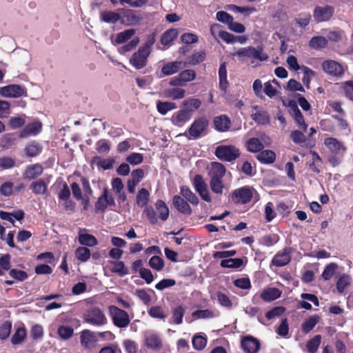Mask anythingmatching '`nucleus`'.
I'll return each mask as SVG.
<instances>
[{
	"label": "nucleus",
	"instance_id": "79ce46f5",
	"mask_svg": "<svg viewBox=\"0 0 353 353\" xmlns=\"http://www.w3.org/2000/svg\"><path fill=\"white\" fill-rule=\"evenodd\" d=\"M207 341V338L205 336L197 334L193 336L192 343L195 350H202L205 347Z\"/></svg>",
	"mask_w": 353,
	"mask_h": 353
},
{
	"label": "nucleus",
	"instance_id": "4d7b16f0",
	"mask_svg": "<svg viewBox=\"0 0 353 353\" xmlns=\"http://www.w3.org/2000/svg\"><path fill=\"white\" fill-rule=\"evenodd\" d=\"M338 269V265L334 263H330L324 269L322 273V277L324 280H330L334 274L336 270Z\"/></svg>",
	"mask_w": 353,
	"mask_h": 353
},
{
	"label": "nucleus",
	"instance_id": "72a5a7b5",
	"mask_svg": "<svg viewBox=\"0 0 353 353\" xmlns=\"http://www.w3.org/2000/svg\"><path fill=\"white\" fill-rule=\"evenodd\" d=\"M155 208L159 219L165 221L169 216V209L164 201L158 200L155 203Z\"/></svg>",
	"mask_w": 353,
	"mask_h": 353
},
{
	"label": "nucleus",
	"instance_id": "e433bc0d",
	"mask_svg": "<svg viewBox=\"0 0 353 353\" xmlns=\"http://www.w3.org/2000/svg\"><path fill=\"white\" fill-rule=\"evenodd\" d=\"M246 148L249 152H258L263 149L262 141L259 138H250L246 142Z\"/></svg>",
	"mask_w": 353,
	"mask_h": 353
},
{
	"label": "nucleus",
	"instance_id": "c756f323",
	"mask_svg": "<svg viewBox=\"0 0 353 353\" xmlns=\"http://www.w3.org/2000/svg\"><path fill=\"white\" fill-rule=\"evenodd\" d=\"M179 34L177 29L172 28L165 31L161 36V43L165 46H170Z\"/></svg>",
	"mask_w": 353,
	"mask_h": 353
},
{
	"label": "nucleus",
	"instance_id": "864d4df0",
	"mask_svg": "<svg viewBox=\"0 0 353 353\" xmlns=\"http://www.w3.org/2000/svg\"><path fill=\"white\" fill-rule=\"evenodd\" d=\"M26 336V330L24 327H19L13 334L11 339V343L13 345H17L22 343Z\"/></svg>",
	"mask_w": 353,
	"mask_h": 353
},
{
	"label": "nucleus",
	"instance_id": "7c9ffc66",
	"mask_svg": "<svg viewBox=\"0 0 353 353\" xmlns=\"http://www.w3.org/2000/svg\"><path fill=\"white\" fill-rule=\"evenodd\" d=\"M42 148L39 143L36 141L28 143L24 148V152L27 157H34L39 154Z\"/></svg>",
	"mask_w": 353,
	"mask_h": 353
},
{
	"label": "nucleus",
	"instance_id": "e2e57ef3",
	"mask_svg": "<svg viewBox=\"0 0 353 353\" xmlns=\"http://www.w3.org/2000/svg\"><path fill=\"white\" fill-rule=\"evenodd\" d=\"M148 314L150 316L159 319H164L166 317V314L160 306L152 307L148 311Z\"/></svg>",
	"mask_w": 353,
	"mask_h": 353
},
{
	"label": "nucleus",
	"instance_id": "052dcab7",
	"mask_svg": "<svg viewBox=\"0 0 353 353\" xmlns=\"http://www.w3.org/2000/svg\"><path fill=\"white\" fill-rule=\"evenodd\" d=\"M149 265L157 271H161L164 267V261L160 256H154L149 260Z\"/></svg>",
	"mask_w": 353,
	"mask_h": 353
},
{
	"label": "nucleus",
	"instance_id": "bf43d9fd",
	"mask_svg": "<svg viewBox=\"0 0 353 353\" xmlns=\"http://www.w3.org/2000/svg\"><path fill=\"white\" fill-rule=\"evenodd\" d=\"M73 334V328L68 325H61L58 329V334L63 340L71 338Z\"/></svg>",
	"mask_w": 353,
	"mask_h": 353
},
{
	"label": "nucleus",
	"instance_id": "a19ab883",
	"mask_svg": "<svg viewBox=\"0 0 353 353\" xmlns=\"http://www.w3.org/2000/svg\"><path fill=\"white\" fill-rule=\"evenodd\" d=\"M201 105V101L196 98H190L183 102V109H189L190 114L199 109Z\"/></svg>",
	"mask_w": 353,
	"mask_h": 353
},
{
	"label": "nucleus",
	"instance_id": "393cba45",
	"mask_svg": "<svg viewBox=\"0 0 353 353\" xmlns=\"http://www.w3.org/2000/svg\"><path fill=\"white\" fill-rule=\"evenodd\" d=\"M281 295V291L276 288H268L261 293V298L266 302H270L279 299Z\"/></svg>",
	"mask_w": 353,
	"mask_h": 353
},
{
	"label": "nucleus",
	"instance_id": "774afa93",
	"mask_svg": "<svg viewBox=\"0 0 353 353\" xmlns=\"http://www.w3.org/2000/svg\"><path fill=\"white\" fill-rule=\"evenodd\" d=\"M342 88L345 92V97L353 101V81H347L342 83Z\"/></svg>",
	"mask_w": 353,
	"mask_h": 353
},
{
	"label": "nucleus",
	"instance_id": "49530a36",
	"mask_svg": "<svg viewBox=\"0 0 353 353\" xmlns=\"http://www.w3.org/2000/svg\"><path fill=\"white\" fill-rule=\"evenodd\" d=\"M93 161L97 166L102 168L105 170L112 168L115 163L113 158L101 159L99 157H94Z\"/></svg>",
	"mask_w": 353,
	"mask_h": 353
},
{
	"label": "nucleus",
	"instance_id": "58836bf2",
	"mask_svg": "<svg viewBox=\"0 0 353 353\" xmlns=\"http://www.w3.org/2000/svg\"><path fill=\"white\" fill-rule=\"evenodd\" d=\"M150 199V193L148 190H147L145 188H141L139 190L137 197H136V201L137 205L139 207H144L147 205Z\"/></svg>",
	"mask_w": 353,
	"mask_h": 353
},
{
	"label": "nucleus",
	"instance_id": "a211bd4d",
	"mask_svg": "<svg viewBox=\"0 0 353 353\" xmlns=\"http://www.w3.org/2000/svg\"><path fill=\"white\" fill-rule=\"evenodd\" d=\"M241 347L245 353H257L260 348V343L253 336H247L242 339Z\"/></svg>",
	"mask_w": 353,
	"mask_h": 353
},
{
	"label": "nucleus",
	"instance_id": "5701e85b",
	"mask_svg": "<svg viewBox=\"0 0 353 353\" xmlns=\"http://www.w3.org/2000/svg\"><path fill=\"white\" fill-rule=\"evenodd\" d=\"M172 203L175 208L181 213L185 214H190L192 213V209L190 205L183 198L179 195H175L173 196Z\"/></svg>",
	"mask_w": 353,
	"mask_h": 353
},
{
	"label": "nucleus",
	"instance_id": "412c9836",
	"mask_svg": "<svg viewBox=\"0 0 353 353\" xmlns=\"http://www.w3.org/2000/svg\"><path fill=\"white\" fill-rule=\"evenodd\" d=\"M86 229L79 228L78 232V241L84 247H94L98 244L97 239L92 234L86 233Z\"/></svg>",
	"mask_w": 353,
	"mask_h": 353
},
{
	"label": "nucleus",
	"instance_id": "3c124183",
	"mask_svg": "<svg viewBox=\"0 0 353 353\" xmlns=\"http://www.w3.org/2000/svg\"><path fill=\"white\" fill-rule=\"evenodd\" d=\"M185 309L182 305H178L173 310L172 319L173 322L177 325L181 324Z\"/></svg>",
	"mask_w": 353,
	"mask_h": 353
},
{
	"label": "nucleus",
	"instance_id": "39448f33",
	"mask_svg": "<svg viewBox=\"0 0 353 353\" xmlns=\"http://www.w3.org/2000/svg\"><path fill=\"white\" fill-rule=\"evenodd\" d=\"M254 190L248 186L235 190L232 194V199L236 203L245 204L250 202L253 196Z\"/></svg>",
	"mask_w": 353,
	"mask_h": 353
},
{
	"label": "nucleus",
	"instance_id": "de8ad7c7",
	"mask_svg": "<svg viewBox=\"0 0 353 353\" xmlns=\"http://www.w3.org/2000/svg\"><path fill=\"white\" fill-rule=\"evenodd\" d=\"M243 264V259L239 258L223 259L221 262V266L227 268H239Z\"/></svg>",
	"mask_w": 353,
	"mask_h": 353
},
{
	"label": "nucleus",
	"instance_id": "6ab92c4d",
	"mask_svg": "<svg viewBox=\"0 0 353 353\" xmlns=\"http://www.w3.org/2000/svg\"><path fill=\"white\" fill-rule=\"evenodd\" d=\"M41 130L42 123L38 121H33L28 123L25 128L20 132L19 137L24 139L30 136H36L41 131Z\"/></svg>",
	"mask_w": 353,
	"mask_h": 353
},
{
	"label": "nucleus",
	"instance_id": "680f3d73",
	"mask_svg": "<svg viewBox=\"0 0 353 353\" xmlns=\"http://www.w3.org/2000/svg\"><path fill=\"white\" fill-rule=\"evenodd\" d=\"M96 149L100 154H107L110 150V143L106 139H100L96 143Z\"/></svg>",
	"mask_w": 353,
	"mask_h": 353
},
{
	"label": "nucleus",
	"instance_id": "f257e3e1",
	"mask_svg": "<svg viewBox=\"0 0 353 353\" xmlns=\"http://www.w3.org/2000/svg\"><path fill=\"white\" fill-rule=\"evenodd\" d=\"M232 57H236L240 61L249 60L252 66H256L259 62L268 60V56L262 48L248 46L239 48L237 51L231 53Z\"/></svg>",
	"mask_w": 353,
	"mask_h": 353
},
{
	"label": "nucleus",
	"instance_id": "dca6fc26",
	"mask_svg": "<svg viewBox=\"0 0 353 353\" xmlns=\"http://www.w3.org/2000/svg\"><path fill=\"white\" fill-rule=\"evenodd\" d=\"M291 248H285L279 252L272 259V264L276 267H281L288 264L291 260Z\"/></svg>",
	"mask_w": 353,
	"mask_h": 353
},
{
	"label": "nucleus",
	"instance_id": "b1692460",
	"mask_svg": "<svg viewBox=\"0 0 353 353\" xmlns=\"http://www.w3.org/2000/svg\"><path fill=\"white\" fill-rule=\"evenodd\" d=\"M141 17L135 11L129 10L121 17V22L126 26H136L141 23Z\"/></svg>",
	"mask_w": 353,
	"mask_h": 353
},
{
	"label": "nucleus",
	"instance_id": "4468645a",
	"mask_svg": "<svg viewBox=\"0 0 353 353\" xmlns=\"http://www.w3.org/2000/svg\"><path fill=\"white\" fill-rule=\"evenodd\" d=\"M192 117V114H190L189 109L182 108L172 114L170 121L173 125L181 127L189 121Z\"/></svg>",
	"mask_w": 353,
	"mask_h": 353
},
{
	"label": "nucleus",
	"instance_id": "bb28decb",
	"mask_svg": "<svg viewBox=\"0 0 353 353\" xmlns=\"http://www.w3.org/2000/svg\"><path fill=\"white\" fill-rule=\"evenodd\" d=\"M180 194L182 198L192 205L199 203V199L196 194L188 187L183 185L180 188Z\"/></svg>",
	"mask_w": 353,
	"mask_h": 353
},
{
	"label": "nucleus",
	"instance_id": "7ed1b4c3",
	"mask_svg": "<svg viewBox=\"0 0 353 353\" xmlns=\"http://www.w3.org/2000/svg\"><path fill=\"white\" fill-rule=\"evenodd\" d=\"M108 312L114 326L119 328H126L130 323L128 313L115 305L108 307Z\"/></svg>",
	"mask_w": 353,
	"mask_h": 353
},
{
	"label": "nucleus",
	"instance_id": "0e129e2a",
	"mask_svg": "<svg viewBox=\"0 0 353 353\" xmlns=\"http://www.w3.org/2000/svg\"><path fill=\"white\" fill-rule=\"evenodd\" d=\"M194 319H211L215 316L214 312L210 310H199L192 313Z\"/></svg>",
	"mask_w": 353,
	"mask_h": 353
},
{
	"label": "nucleus",
	"instance_id": "f704fd0d",
	"mask_svg": "<svg viewBox=\"0 0 353 353\" xmlns=\"http://www.w3.org/2000/svg\"><path fill=\"white\" fill-rule=\"evenodd\" d=\"M177 108L174 102L160 101L157 102V111L162 115H165L169 111L175 110Z\"/></svg>",
	"mask_w": 353,
	"mask_h": 353
},
{
	"label": "nucleus",
	"instance_id": "c85d7f7f",
	"mask_svg": "<svg viewBox=\"0 0 353 353\" xmlns=\"http://www.w3.org/2000/svg\"><path fill=\"white\" fill-rule=\"evenodd\" d=\"M145 345L148 348L159 350L161 346V340L156 334H148L145 337Z\"/></svg>",
	"mask_w": 353,
	"mask_h": 353
},
{
	"label": "nucleus",
	"instance_id": "2f4dec72",
	"mask_svg": "<svg viewBox=\"0 0 353 353\" xmlns=\"http://www.w3.org/2000/svg\"><path fill=\"white\" fill-rule=\"evenodd\" d=\"M256 159L262 163L270 164L275 161L276 154L272 150H265L259 152Z\"/></svg>",
	"mask_w": 353,
	"mask_h": 353
},
{
	"label": "nucleus",
	"instance_id": "f03ea898",
	"mask_svg": "<svg viewBox=\"0 0 353 353\" xmlns=\"http://www.w3.org/2000/svg\"><path fill=\"white\" fill-rule=\"evenodd\" d=\"M83 319L85 323L94 327H103L108 323L104 311L97 306L87 310L83 314Z\"/></svg>",
	"mask_w": 353,
	"mask_h": 353
},
{
	"label": "nucleus",
	"instance_id": "4c0bfd02",
	"mask_svg": "<svg viewBox=\"0 0 353 353\" xmlns=\"http://www.w3.org/2000/svg\"><path fill=\"white\" fill-rule=\"evenodd\" d=\"M30 188L36 194H44L47 191V184L43 180L39 179L32 182Z\"/></svg>",
	"mask_w": 353,
	"mask_h": 353
},
{
	"label": "nucleus",
	"instance_id": "20e7f679",
	"mask_svg": "<svg viewBox=\"0 0 353 353\" xmlns=\"http://www.w3.org/2000/svg\"><path fill=\"white\" fill-rule=\"evenodd\" d=\"M216 157L223 161L232 162L240 156L238 148L233 145H220L215 148Z\"/></svg>",
	"mask_w": 353,
	"mask_h": 353
},
{
	"label": "nucleus",
	"instance_id": "473e14b6",
	"mask_svg": "<svg viewBox=\"0 0 353 353\" xmlns=\"http://www.w3.org/2000/svg\"><path fill=\"white\" fill-rule=\"evenodd\" d=\"M164 94L165 97L170 98L173 100L183 99L185 95V91L183 88H172L165 90Z\"/></svg>",
	"mask_w": 353,
	"mask_h": 353
},
{
	"label": "nucleus",
	"instance_id": "603ef678",
	"mask_svg": "<svg viewBox=\"0 0 353 353\" xmlns=\"http://www.w3.org/2000/svg\"><path fill=\"white\" fill-rule=\"evenodd\" d=\"M304 132H303V130H293L290 133V139L294 143L302 145L303 143L306 142L307 140L306 136L304 134Z\"/></svg>",
	"mask_w": 353,
	"mask_h": 353
},
{
	"label": "nucleus",
	"instance_id": "6e6d98bb",
	"mask_svg": "<svg viewBox=\"0 0 353 353\" xmlns=\"http://www.w3.org/2000/svg\"><path fill=\"white\" fill-rule=\"evenodd\" d=\"M179 74L185 85L187 83L194 80L196 76L195 71L192 69L183 70Z\"/></svg>",
	"mask_w": 353,
	"mask_h": 353
},
{
	"label": "nucleus",
	"instance_id": "338daca9",
	"mask_svg": "<svg viewBox=\"0 0 353 353\" xmlns=\"http://www.w3.org/2000/svg\"><path fill=\"white\" fill-rule=\"evenodd\" d=\"M123 346L127 353H137L138 345L135 341L125 339L123 341Z\"/></svg>",
	"mask_w": 353,
	"mask_h": 353
},
{
	"label": "nucleus",
	"instance_id": "a878e982",
	"mask_svg": "<svg viewBox=\"0 0 353 353\" xmlns=\"http://www.w3.org/2000/svg\"><path fill=\"white\" fill-rule=\"evenodd\" d=\"M214 125L216 130L219 132H225L230 128L231 122L228 117L221 115L214 119Z\"/></svg>",
	"mask_w": 353,
	"mask_h": 353
},
{
	"label": "nucleus",
	"instance_id": "13d9d810",
	"mask_svg": "<svg viewBox=\"0 0 353 353\" xmlns=\"http://www.w3.org/2000/svg\"><path fill=\"white\" fill-rule=\"evenodd\" d=\"M293 117L298 126L300 127L303 132H306L307 125L305 123L303 116L298 108L294 110Z\"/></svg>",
	"mask_w": 353,
	"mask_h": 353
},
{
	"label": "nucleus",
	"instance_id": "aec40b11",
	"mask_svg": "<svg viewBox=\"0 0 353 353\" xmlns=\"http://www.w3.org/2000/svg\"><path fill=\"white\" fill-rule=\"evenodd\" d=\"M324 144L332 153L335 154H343L345 151V147L343 143L336 138H326L324 140Z\"/></svg>",
	"mask_w": 353,
	"mask_h": 353
},
{
	"label": "nucleus",
	"instance_id": "423d86ee",
	"mask_svg": "<svg viewBox=\"0 0 353 353\" xmlns=\"http://www.w3.org/2000/svg\"><path fill=\"white\" fill-rule=\"evenodd\" d=\"M98 342L97 332L90 330H83L80 333L81 345L87 350H91L94 347Z\"/></svg>",
	"mask_w": 353,
	"mask_h": 353
},
{
	"label": "nucleus",
	"instance_id": "1a4fd4ad",
	"mask_svg": "<svg viewBox=\"0 0 353 353\" xmlns=\"http://www.w3.org/2000/svg\"><path fill=\"white\" fill-rule=\"evenodd\" d=\"M193 185L196 191L199 194L202 199L207 202L211 201V197L208 189L207 184L203 177L196 174L193 179Z\"/></svg>",
	"mask_w": 353,
	"mask_h": 353
},
{
	"label": "nucleus",
	"instance_id": "9b49d317",
	"mask_svg": "<svg viewBox=\"0 0 353 353\" xmlns=\"http://www.w3.org/2000/svg\"><path fill=\"white\" fill-rule=\"evenodd\" d=\"M323 70L328 75L340 77L344 73L343 66L333 60H326L322 63Z\"/></svg>",
	"mask_w": 353,
	"mask_h": 353
},
{
	"label": "nucleus",
	"instance_id": "0eeeda50",
	"mask_svg": "<svg viewBox=\"0 0 353 353\" xmlns=\"http://www.w3.org/2000/svg\"><path fill=\"white\" fill-rule=\"evenodd\" d=\"M151 50H145L140 47L139 50L133 54L130 59V63L136 68H143L147 63V59L150 55Z\"/></svg>",
	"mask_w": 353,
	"mask_h": 353
},
{
	"label": "nucleus",
	"instance_id": "09e8293b",
	"mask_svg": "<svg viewBox=\"0 0 353 353\" xmlns=\"http://www.w3.org/2000/svg\"><path fill=\"white\" fill-rule=\"evenodd\" d=\"M101 19L106 23H116L121 19L119 14L112 11H105L101 14Z\"/></svg>",
	"mask_w": 353,
	"mask_h": 353
},
{
	"label": "nucleus",
	"instance_id": "cd10ccee",
	"mask_svg": "<svg viewBox=\"0 0 353 353\" xmlns=\"http://www.w3.org/2000/svg\"><path fill=\"white\" fill-rule=\"evenodd\" d=\"M254 109L256 112H252L251 117L255 122L260 125H265L269 123L270 117L267 112L258 110L257 106H255Z\"/></svg>",
	"mask_w": 353,
	"mask_h": 353
},
{
	"label": "nucleus",
	"instance_id": "37998d69",
	"mask_svg": "<svg viewBox=\"0 0 353 353\" xmlns=\"http://www.w3.org/2000/svg\"><path fill=\"white\" fill-rule=\"evenodd\" d=\"M321 342V336L316 335L311 339L306 345L308 353H316Z\"/></svg>",
	"mask_w": 353,
	"mask_h": 353
},
{
	"label": "nucleus",
	"instance_id": "ea45409f",
	"mask_svg": "<svg viewBox=\"0 0 353 353\" xmlns=\"http://www.w3.org/2000/svg\"><path fill=\"white\" fill-rule=\"evenodd\" d=\"M351 280V277L348 274L341 275L336 284L337 291L339 293H343L345 288L350 285Z\"/></svg>",
	"mask_w": 353,
	"mask_h": 353
},
{
	"label": "nucleus",
	"instance_id": "a18cd8bd",
	"mask_svg": "<svg viewBox=\"0 0 353 353\" xmlns=\"http://www.w3.org/2000/svg\"><path fill=\"white\" fill-rule=\"evenodd\" d=\"M90 250L84 246L79 247L75 250L76 258L81 262H86L90 258Z\"/></svg>",
	"mask_w": 353,
	"mask_h": 353
},
{
	"label": "nucleus",
	"instance_id": "8fccbe9b",
	"mask_svg": "<svg viewBox=\"0 0 353 353\" xmlns=\"http://www.w3.org/2000/svg\"><path fill=\"white\" fill-rule=\"evenodd\" d=\"M134 34L135 30L134 29L125 30L117 34L115 39V42L119 44L123 43L131 39L134 35Z\"/></svg>",
	"mask_w": 353,
	"mask_h": 353
},
{
	"label": "nucleus",
	"instance_id": "9d476101",
	"mask_svg": "<svg viewBox=\"0 0 353 353\" xmlns=\"http://www.w3.org/2000/svg\"><path fill=\"white\" fill-rule=\"evenodd\" d=\"M208 125V121L205 117L196 119L191 124L188 132L194 139L200 137Z\"/></svg>",
	"mask_w": 353,
	"mask_h": 353
},
{
	"label": "nucleus",
	"instance_id": "c9c22d12",
	"mask_svg": "<svg viewBox=\"0 0 353 353\" xmlns=\"http://www.w3.org/2000/svg\"><path fill=\"white\" fill-rule=\"evenodd\" d=\"M110 270L114 273H117L119 276H123L128 274V270L125 268L124 263L120 261H111Z\"/></svg>",
	"mask_w": 353,
	"mask_h": 353
},
{
	"label": "nucleus",
	"instance_id": "6e6552de",
	"mask_svg": "<svg viewBox=\"0 0 353 353\" xmlns=\"http://www.w3.org/2000/svg\"><path fill=\"white\" fill-rule=\"evenodd\" d=\"M25 94V88L20 85L11 84L0 88V94L3 97L18 98Z\"/></svg>",
	"mask_w": 353,
	"mask_h": 353
},
{
	"label": "nucleus",
	"instance_id": "2eb2a0df",
	"mask_svg": "<svg viewBox=\"0 0 353 353\" xmlns=\"http://www.w3.org/2000/svg\"><path fill=\"white\" fill-rule=\"evenodd\" d=\"M186 62L183 61H174L165 63L161 68V73L165 76L176 74L186 66Z\"/></svg>",
	"mask_w": 353,
	"mask_h": 353
},
{
	"label": "nucleus",
	"instance_id": "69168bd1",
	"mask_svg": "<svg viewBox=\"0 0 353 353\" xmlns=\"http://www.w3.org/2000/svg\"><path fill=\"white\" fill-rule=\"evenodd\" d=\"M143 161V154L137 152L131 153L126 157V161L133 165H139Z\"/></svg>",
	"mask_w": 353,
	"mask_h": 353
},
{
	"label": "nucleus",
	"instance_id": "ddd939ff",
	"mask_svg": "<svg viewBox=\"0 0 353 353\" xmlns=\"http://www.w3.org/2000/svg\"><path fill=\"white\" fill-rule=\"evenodd\" d=\"M115 204L114 199L107 188H104L102 195L99 197L95 203L96 210L103 212L108 205H114Z\"/></svg>",
	"mask_w": 353,
	"mask_h": 353
},
{
	"label": "nucleus",
	"instance_id": "f8f14e48",
	"mask_svg": "<svg viewBox=\"0 0 353 353\" xmlns=\"http://www.w3.org/2000/svg\"><path fill=\"white\" fill-rule=\"evenodd\" d=\"M334 13V8L331 6H316L314 10L313 16L317 22L329 21Z\"/></svg>",
	"mask_w": 353,
	"mask_h": 353
},
{
	"label": "nucleus",
	"instance_id": "f3484780",
	"mask_svg": "<svg viewBox=\"0 0 353 353\" xmlns=\"http://www.w3.org/2000/svg\"><path fill=\"white\" fill-rule=\"evenodd\" d=\"M43 172V168L39 163L31 164L26 167L23 173L25 180H34L40 176Z\"/></svg>",
	"mask_w": 353,
	"mask_h": 353
},
{
	"label": "nucleus",
	"instance_id": "c03bdc74",
	"mask_svg": "<svg viewBox=\"0 0 353 353\" xmlns=\"http://www.w3.org/2000/svg\"><path fill=\"white\" fill-rule=\"evenodd\" d=\"M319 321V317L318 316H310L301 325L302 331L305 334L309 333L315 327Z\"/></svg>",
	"mask_w": 353,
	"mask_h": 353
},
{
	"label": "nucleus",
	"instance_id": "5fc2aeb1",
	"mask_svg": "<svg viewBox=\"0 0 353 353\" xmlns=\"http://www.w3.org/2000/svg\"><path fill=\"white\" fill-rule=\"evenodd\" d=\"M327 39L321 36L314 37L310 41V46L314 49L323 48L327 46Z\"/></svg>",
	"mask_w": 353,
	"mask_h": 353
},
{
	"label": "nucleus",
	"instance_id": "4be33fe9",
	"mask_svg": "<svg viewBox=\"0 0 353 353\" xmlns=\"http://www.w3.org/2000/svg\"><path fill=\"white\" fill-rule=\"evenodd\" d=\"M225 174V166L219 162H212L209 168L208 174L212 180H222Z\"/></svg>",
	"mask_w": 353,
	"mask_h": 353
}]
</instances>
